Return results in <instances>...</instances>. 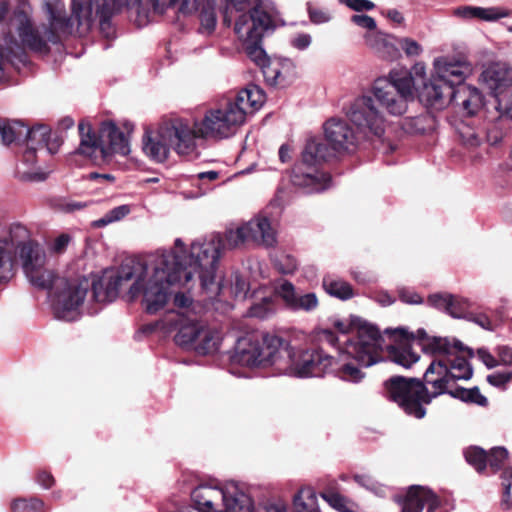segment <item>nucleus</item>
<instances>
[{
	"mask_svg": "<svg viewBox=\"0 0 512 512\" xmlns=\"http://www.w3.org/2000/svg\"><path fill=\"white\" fill-rule=\"evenodd\" d=\"M457 131L462 143L469 148L478 147L484 141V131L469 124L462 123Z\"/></svg>",
	"mask_w": 512,
	"mask_h": 512,
	"instance_id": "c03bdc74",
	"label": "nucleus"
},
{
	"mask_svg": "<svg viewBox=\"0 0 512 512\" xmlns=\"http://www.w3.org/2000/svg\"><path fill=\"white\" fill-rule=\"evenodd\" d=\"M20 260L24 273L33 286L53 291L58 277L44 268L46 257L38 243L31 239L29 246L20 251Z\"/></svg>",
	"mask_w": 512,
	"mask_h": 512,
	"instance_id": "f3484780",
	"label": "nucleus"
},
{
	"mask_svg": "<svg viewBox=\"0 0 512 512\" xmlns=\"http://www.w3.org/2000/svg\"><path fill=\"white\" fill-rule=\"evenodd\" d=\"M344 349L362 366L370 367L382 360L383 338L376 326L357 318V328L351 338L342 340Z\"/></svg>",
	"mask_w": 512,
	"mask_h": 512,
	"instance_id": "ddd939ff",
	"label": "nucleus"
},
{
	"mask_svg": "<svg viewBox=\"0 0 512 512\" xmlns=\"http://www.w3.org/2000/svg\"><path fill=\"white\" fill-rule=\"evenodd\" d=\"M31 238L28 229L13 224L8 230L0 229V284L8 282L14 275L15 256L28 247Z\"/></svg>",
	"mask_w": 512,
	"mask_h": 512,
	"instance_id": "4468645a",
	"label": "nucleus"
},
{
	"mask_svg": "<svg viewBox=\"0 0 512 512\" xmlns=\"http://www.w3.org/2000/svg\"><path fill=\"white\" fill-rule=\"evenodd\" d=\"M452 15L462 20L480 19L492 22L507 17L509 13L495 7L459 6L453 9Z\"/></svg>",
	"mask_w": 512,
	"mask_h": 512,
	"instance_id": "f704fd0d",
	"label": "nucleus"
},
{
	"mask_svg": "<svg viewBox=\"0 0 512 512\" xmlns=\"http://www.w3.org/2000/svg\"><path fill=\"white\" fill-rule=\"evenodd\" d=\"M149 273L151 275L144 292V301L150 314L158 312L167 304L171 294L170 287H182L192 280V271L183 270L176 261V256L165 251L157 250L145 258L130 259V279L135 278L133 288L139 289Z\"/></svg>",
	"mask_w": 512,
	"mask_h": 512,
	"instance_id": "f257e3e1",
	"label": "nucleus"
},
{
	"mask_svg": "<svg viewBox=\"0 0 512 512\" xmlns=\"http://www.w3.org/2000/svg\"><path fill=\"white\" fill-rule=\"evenodd\" d=\"M354 480L362 487L366 488L367 490H370L377 496H385L386 494V487L376 482L371 476L369 475H355Z\"/></svg>",
	"mask_w": 512,
	"mask_h": 512,
	"instance_id": "13d9d810",
	"label": "nucleus"
},
{
	"mask_svg": "<svg viewBox=\"0 0 512 512\" xmlns=\"http://www.w3.org/2000/svg\"><path fill=\"white\" fill-rule=\"evenodd\" d=\"M453 382L446 360H433L424 373V382L416 378L394 376L385 382L386 394L408 415L417 419L425 416L424 404H429L439 395L449 393Z\"/></svg>",
	"mask_w": 512,
	"mask_h": 512,
	"instance_id": "f03ea898",
	"label": "nucleus"
},
{
	"mask_svg": "<svg viewBox=\"0 0 512 512\" xmlns=\"http://www.w3.org/2000/svg\"><path fill=\"white\" fill-rule=\"evenodd\" d=\"M184 243L181 239L175 240L176 251L164 250L173 253L176 261L183 270L192 271V277L197 274L204 290H211L215 284L216 269L223 251V241L219 234H211L195 240L190 247L184 262L178 255L183 252Z\"/></svg>",
	"mask_w": 512,
	"mask_h": 512,
	"instance_id": "423d86ee",
	"label": "nucleus"
},
{
	"mask_svg": "<svg viewBox=\"0 0 512 512\" xmlns=\"http://www.w3.org/2000/svg\"><path fill=\"white\" fill-rule=\"evenodd\" d=\"M464 457L477 472L481 473L487 466L486 452L477 446L468 447L464 450Z\"/></svg>",
	"mask_w": 512,
	"mask_h": 512,
	"instance_id": "09e8293b",
	"label": "nucleus"
},
{
	"mask_svg": "<svg viewBox=\"0 0 512 512\" xmlns=\"http://www.w3.org/2000/svg\"><path fill=\"white\" fill-rule=\"evenodd\" d=\"M495 99L496 110L499 112L500 117L512 121V87Z\"/></svg>",
	"mask_w": 512,
	"mask_h": 512,
	"instance_id": "5fc2aeb1",
	"label": "nucleus"
},
{
	"mask_svg": "<svg viewBox=\"0 0 512 512\" xmlns=\"http://www.w3.org/2000/svg\"><path fill=\"white\" fill-rule=\"evenodd\" d=\"M307 11L310 21L317 25L328 23L332 19L328 11L314 8L311 5L308 6Z\"/></svg>",
	"mask_w": 512,
	"mask_h": 512,
	"instance_id": "0e129e2a",
	"label": "nucleus"
},
{
	"mask_svg": "<svg viewBox=\"0 0 512 512\" xmlns=\"http://www.w3.org/2000/svg\"><path fill=\"white\" fill-rule=\"evenodd\" d=\"M221 341L222 332L218 328L203 324L201 335L193 350L200 355L212 354L218 351Z\"/></svg>",
	"mask_w": 512,
	"mask_h": 512,
	"instance_id": "4c0bfd02",
	"label": "nucleus"
},
{
	"mask_svg": "<svg viewBox=\"0 0 512 512\" xmlns=\"http://www.w3.org/2000/svg\"><path fill=\"white\" fill-rule=\"evenodd\" d=\"M51 130L48 126L39 124L32 128L26 126L25 139L27 149L24 153L26 161L32 162L38 150L47 149L50 154L56 153L59 147L57 141L50 142Z\"/></svg>",
	"mask_w": 512,
	"mask_h": 512,
	"instance_id": "a878e982",
	"label": "nucleus"
},
{
	"mask_svg": "<svg viewBox=\"0 0 512 512\" xmlns=\"http://www.w3.org/2000/svg\"><path fill=\"white\" fill-rule=\"evenodd\" d=\"M274 292L292 311L310 312L316 309L319 303L315 293L302 294L295 289L291 282L283 279L275 283Z\"/></svg>",
	"mask_w": 512,
	"mask_h": 512,
	"instance_id": "b1692460",
	"label": "nucleus"
},
{
	"mask_svg": "<svg viewBox=\"0 0 512 512\" xmlns=\"http://www.w3.org/2000/svg\"><path fill=\"white\" fill-rule=\"evenodd\" d=\"M126 280H128V272L124 268H107L100 274L92 275L90 280L92 300L101 304L115 301Z\"/></svg>",
	"mask_w": 512,
	"mask_h": 512,
	"instance_id": "a211bd4d",
	"label": "nucleus"
},
{
	"mask_svg": "<svg viewBox=\"0 0 512 512\" xmlns=\"http://www.w3.org/2000/svg\"><path fill=\"white\" fill-rule=\"evenodd\" d=\"M423 491H425V487H411L407 493L406 499L403 502L401 512H422L424 508V497H422Z\"/></svg>",
	"mask_w": 512,
	"mask_h": 512,
	"instance_id": "49530a36",
	"label": "nucleus"
},
{
	"mask_svg": "<svg viewBox=\"0 0 512 512\" xmlns=\"http://www.w3.org/2000/svg\"><path fill=\"white\" fill-rule=\"evenodd\" d=\"M350 121L365 133L381 137L385 131L386 119L378 110L371 96H361L355 99L347 113Z\"/></svg>",
	"mask_w": 512,
	"mask_h": 512,
	"instance_id": "dca6fc26",
	"label": "nucleus"
},
{
	"mask_svg": "<svg viewBox=\"0 0 512 512\" xmlns=\"http://www.w3.org/2000/svg\"><path fill=\"white\" fill-rule=\"evenodd\" d=\"M434 74L438 80L452 87L464 85L465 79L473 72L472 64L453 56H440L433 61Z\"/></svg>",
	"mask_w": 512,
	"mask_h": 512,
	"instance_id": "aec40b11",
	"label": "nucleus"
},
{
	"mask_svg": "<svg viewBox=\"0 0 512 512\" xmlns=\"http://www.w3.org/2000/svg\"><path fill=\"white\" fill-rule=\"evenodd\" d=\"M386 333H392L402 339L416 340L422 351L437 357L452 356L454 353L464 349L463 344L458 340L452 342L448 338L429 336L424 329H418L415 334L409 336L408 331L404 328L394 330H386Z\"/></svg>",
	"mask_w": 512,
	"mask_h": 512,
	"instance_id": "6ab92c4d",
	"label": "nucleus"
},
{
	"mask_svg": "<svg viewBox=\"0 0 512 512\" xmlns=\"http://www.w3.org/2000/svg\"><path fill=\"white\" fill-rule=\"evenodd\" d=\"M278 371L298 378L321 377L330 373L333 357L322 350L295 351L284 341Z\"/></svg>",
	"mask_w": 512,
	"mask_h": 512,
	"instance_id": "9d476101",
	"label": "nucleus"
},
{
	"mask_svg": "<svg viewBox=\"0 0 512 512\" xmlns=\"http://www.w3.org/2000/svg\"><path fill=\"white\" fill-rule=\"evenodd\" d=\"M224 4V24L231 26L238 40L262 41L265 32L273 30L274 20L261 2L252 0H221Z\"/></svg>",
	"mask_w": 512,
	"mask_h": 512,
	"instance_id": "0eeeda50",
	"label": "nucleus"
},
{
	"mask_svg": "<svg viewBox=\"0 0 512 512\" xmlns=\"http://www.w3.org/2000/svg\"><path fill=\"white\" fill-rule=\"evenodd\" d=\"M274 265L280 273L291 274L297 268V261L291 255H281L275 259Z\"/></svg>",
	"mask_w": 512,
	"mask_h": 512,
	"instance_id": "bf43d9fd",
	"label": "nucleus"
},
{
	"mask_svg": "<svg viewBox=\"0 0 512 512\" xmlns=\"http://www.w3.org/2000/svg\"><path fill=\"white\" fill-rule=\"evenodd\" d=\"M363 39L365 45L383 59L393 60L399 55V50L393 42L394 37L390 34L375 29L366 32Z\"/></svg>",
	"mask_w": 512,
	"mask_h": 512,
	"instance_id": "c756f323",
	"label": "nucleus"
},
{
	"mask_svg": "<svg viewBox=\"0 0 512 512\" xmlns=\"http://www.w3.org/2000/svg\"><path fill=\"white\" fill-rule=\"evenodd\" d=\"M374 103L387 114L395 117L404 115L409 102L414 99V78L404 69H393L387 76L377 78L371 88Z\"/></svg>",
	"mask_w": 512,
	"mask_h": 512,
	"instance_id": "6e6552de",
	"label": "nucleus"
},
{
	"mask_svg": "<svg viewBox=\"0 0 512 512\" xmlns=\"http://www.w3.org/2000/svg\"><path fill=\"white\" fill-rule=\"evenodd\" d=\"M326 141L340 153L350 152L356 147L357 138L353 128L342 119L331 118L324 124Z\"/></svg>",
	"mask_w": 512,
	"mask_h": 512,
	"instance_id": "5701e85b",
	"label": "nucleus"
},
{
	"mask_svg": "<svg viewBox=\"0 0 512 512\" xmlns=\"http://www.w3.org/2000/svg\"><path fill=\"white\" fill-rule=\"evenodd\" d=\"M244 110L232 100L206 110L199 122L201 139H225L245 123Z\"/></svg>",
	"mask_w": 512,
	"mask_h": 512,
	"instance_id": "f8f14e48",
	"label": "nucleus"
},
{
	"mask_svg": "<svg viewBox=\"0 0 512 512\" xmlns=\"http://www.w3.org/2000/svg\"><path fill=\"white\" fill-rule=\"evenodd\" d=\"M449 302L448 315L453 318H467L468 314H466V311L470 307L467 299L452 295V300Z\"/></svg>",
	"mask_w": 512,
	"mask_h": 512,
	"instance_id": "4d7b16f0",
	"label": "nucleus"
},
{
	"mask_svg": "<svg viewBox=\"0 0 512 512\" xmlns=\"http://www.w3.org/2000/svg\"><path fill=\"white\" fill-rule=\"evenodd\" d=\"M338 153L329 143L326 145L317 139H310L302 152V160L304 164L313 166L333 158Z\"/></svg>",
	"mask_w": 512,
	"mask_h": 512,
	"instance_id": "e433bc0d",
	"label": "nucleus"
},
{
	"mask_svg": "<svg viewBox=\"0 0 512 512\" xmlns=\"http://www.w3.org/2000/svg\"><path fill=\"white\" fill-rule=\"evenodd\" d=\"M128 215V205H120L107 212L103 217L95 220L93 227L100 228L118 222Z\"/></svg>",
	"mask_w": 512,
	"mask_h": 512,
	"instance_id": "3c124183",
	"label": "nucleus"
},
{
	"mask_svg": "<svg viewBox=\"0 0 512 512\" xmlns=\"http://www.w3.org/2000/svg\"><path fill=\"white\" fill-rule=\"evenodd\" d=\"M449 374L452 381L468 380L472 377L473 370L469 362L463 357H455L453 360H446Z\"/></svg>",
	"mask_w": 512,
	"mask_h": 512,
	"instance_id": "a18cd8bd",
	"label": "nucleus"
},
{
	"mask_svg": "<svg viewBox=\"0 0 512 512\" xmlns=\"http://www.w3.org/2000/svg\"><path fill=\"white\" fill-rule=\"evenodd\" d=\"M293 185L301 188L304 193H318L327 189L331 182V177L324 172L314 170L305 172L301 166L294 167L291 175Z\"/></svg>",
	"mask_w": 512,
	"mask_h": 512,
	"instance_id": "c85d7f7f",
	"label": "nucleus"
},
{
	"mask_svg": "<svg viewBox=\"0 0 512 512\" xmlns=\"http://www.w3.org/2000/svg\"><path fill=\"white\" fill-rule=\"evenodd\" d=\"M452 300V294L449 293H435L428 296L427 302L431 307L447 313L449 301Z\"/></svg>",
	"mask_w": 512,
	"mask_h": 512,
	"instance_id": "680f3d73",
	"label": "nucleus"
},
{
	"mask_svg": "<svg viewBox=\"0 0 512 512\" xmlns=\"http://www.w3.org/2000/svg\"><path fill=\"white\" fill-rule=\"evenodd\" d=\"M258 512H289L287 504L281 499H268L261 503Z\"/></svg>",
	"mask_w": 512,
	"mask_h": 512,
	"instance_id": "e2e57ef3",
	"label": "nucleus"
},
{
	"mask_svg": "<svg viewBox=\"0 0 512 512\" xmlns=\"http://www.w3.org/2000/svg\"><path fill=\"white\" fill-rule=\"evenodd\" d=\"M480 81L496 98L512 88V66L507 62L492 63L482 71Z\"/></svg>",
	"mask_w": 512,
	"mask_h": 512,
	"instance_id": "393cba45",
	"label": "nucleus"
},
{
	"mask_svg": "<svg viewBox=\"0 0 512 512\" xmlns=\"http://www.w3.org/2000/svg\"><path fill=\"white\" fill-rule=\"evenodd\" d=\"M224 488L199 485L191 493L193 508L197 512H221Z\"/></svg>",
	"mask_w": 512,
	"mask_h": 512,
	"instance_id": "bb28decb",
	"label": "nucleus"
},
{
	"mask_svg": "<svg viewBox=\"0 0 512 512\" xmlns=\"http://www.w3.org/2000/svg\"><path fill=\"white\" fill-rule=\"evenodd\" d=\"M351 21L357 26L367 29V32H372L377 29V24L374 18L365 14H356L351 17Z\"/></svg>",
	"mask_w": 512,
	"mask_h": 512,
	"instance_id": "338daca9",
	"label": "nucleus"
},
{
	"mask_svg": "<svg viewBox=\"0 0 512 512\" xmlns=\"http://www.w3.org/2000/svg\"><path fill=\"white\" fill-rule=\"evenodd\" d=\"M26 125L18 120L0 119V137L5 145L24 142Z\"/></svg>",
	"mask_w": 512,
	"mask_h": 512,
	"instance_id": "ea45409f",
	"label": "nucleus"
},
{
	"mask_svg": "<svg viewBox=\"0 0 512 512\" xmlns=\"http://www.w3.org/2000/svg\"><path fill=\"white\" fill-rule=\"evenodd\" d=\"M296 512H320L315 492L311 488H303L294 496Z\"/></svg>",
	"mask_w": 512,
	"mask_h": 512,
	"instance_id": "37998d69",
	"label": "nucleus"
},
{
	"mask_svg": "<svg viewBox=\"0 0 512 512\" xmlns=\"http://www.w3.org/2000/svg\"><path fill=\"white\" fill-rule=\"evenodd\" d=\"M43 507V501L38 498H31L29 500L20 498L14 500L11 504L13 512H38Z\"/></svg>",
	"mask_w": 512,
	"mask_h": 512,
	"instance_id": "864d4df0",
	"label": "nucleus"
},
{
	"mask_svg": "<svg viewBox=\"0 0 512 512\" xmlns=\"http://www.w3.org/2000/svg\"><path fill=\"white\" fill-rule=\"evenodd\" d=\"M321 496L331 507L341 512L346 511V500L339 493L332 490H326L321 492Z\"/></svg>",
	"mask_w": 512,
	"mask_h": 512,
	"instance_id": "052dcab7",
	"label": "nucleus"
},
{
	"mask_svg": "<svg viewBox=\"0 0 512 512\" xmlns=\"http://www.w3.org/2000/svg\"><path fill=\"white\" fill-rule=\"evenodd\" d=\"M242 45L247 56L262 70L271 62L262 48V41H246Z\"/></svg>",
	"mask_w": 512,
	"mask_h": 512,
	"instance_id": "de8ad7c7",
	"label": "nucleus"
},
{
	"mask_svg": "<svg viewBox=\"0 0 512 512\" xmlns=\"http://www.w3.org/2000/svg\"><path fill=\"white\" fill-rule=\"evenodd\" d=\"M90 290V279L57 278L49 298L54 315L57 319L73 321L79 314V308L84 303Z\"/></svg>",
	"mask_w": 512,
	"mask_h": 512,
	"instance_id": "9b49d317",
	"label": "nucleus"
},
{
	"mask_svg": "<svg viewBox=\"0 0 512 512\" xmlns=\"http://www.w3.org/2000/svg\"><path fill=\"white\" fill-rule=\"evenodd\" d=\"M508 456L509 453L504 447H494L491 449L489 455H487V462L494 473L504 467Z\"/></svg>",
	"mask_w": 512,
	"mask_h": 512,
	"instance_id": "6e6d98bb",
	"label": "nucleus"
},
{
	"mask_svg": "<svg viewBox=\"0 0 512 512\" xmlns=\"http://www.w3.org/2000/svg\"><path fill=\"white\" fill-rule=\"evenodd\" d=\"M168 324L169 328L176 332L174 342L183 349L193 350L204 323L195 316L177 313L176 319Z\"/></svg>",
	"mask_w": 512,
	"mask_h": 512,
	"instance_id": "4be33fe9",
	"label": "nucleus"
},
{
	"mask_svg": "<svg viewBox=\"0 0 512 512\" xmlns=\"http://www.w3.org/2000/svg\"><path fill=\"white\" fill-rule=\"evenodd\" d=\"M275 312V305L271 297H264L260 302L253 304L249 309V315L257 318H267Z\"/></svg>",
	"mask_w": 512,
	"mask_h": 512,
	"instance_id": "603ef678",
	"label": "nucleus"
},
{
	"mask_svg": "<svg viewBox=\"0 0 512 512\" xmlns=\"http://www.w3.org/2000/svg\"><path fill=\"white\" fill-rule=\"evenodd\" d=\"M451 395L461 399L464 402L474 403L479 406H486L488 403L487 398L481 394L477 387L471 389L461 388L455 392H450Z\"/></svg>",
	"mask_w": 512,
	"mask_h": 512,
	"instance_id": "8fccbe9b",
	"label": "nucleus"
},
{
	"mask_svg": "<svg viewBox=\"0 0 512 512\" xmlns=\"http://www.w3.org/2000/svg\"><path fill=\"white\" fill-rule=\"evenodd\" d=\"M78 129L80 143L75 153L95 165L108 163L115 154L128 153L126 137L113 121H103L98 132L85 122H80Z\"/></svg>",
	"mask_w": 512,
	"mask_h": 512,
	"instance_id": "39448f33",
	"label": "nucleus"
},
{
	"mask_svg": "<svg viewBox=\"0 0 512 512\" xmlns=\"http://www.w3.org/2000/svg\"><path fill=\"white\" fill-rule=\"evenodd\" d=\"M359 365L361 364L353 358L351 353H347L346 349L339 347L337 358L333 357V365L330 369V373H334L343 381L359 383L365 377Z\"/></svg>",
	"mask_w": 512,
	"mask_h": 512,
	"instance_id": "cd10ccee",
	"label": "nucleus"
},
{
	"mask_svg": "<svg viewBox=\"0 0 512 512\" xmlns=\"http://www.w3.org/2000/svg\"><path fill=\"white\" fill-rule=\"evenodd\" d=\"M124 2H118L117 7L110 11H100L92 3H86L85 0H70V15L67 14L64 0H56L49 4L51 17L54 22V39L52 44H58L62 38L78 35H86L94 26L99 18V28L101 34L107 39H113L116 36V29L111 22V18L120 12Z\"/></svg>",
	"mask_w": 512,
	"mask_h": 512,
	"instance_id": "7ed1b4c3",
	"label": "nucleus"
},
{
	"mask_svg": "<svg viewBox=\"0 0 512 512\" xmlns=\"http://www.w3.org/2000/svg\"><path fill=\"white\" fill-rule=\"evenodd\" d=\"M453 90L454 87L438 80L433 73L432 79L424 83L420 91V98L428 105L442 106L445 103V99H447L448 103L450 102Z\"/></svg>",
	"mask_w": 512,
	"mask_h": 512,
	"instance_id": "473e14b6",
	"label": "nucleus"
},
{
	"mask_svg": "<svg viewBox=\"0 0 512 512\" xmlns=\"http://www.w3.org/2000/svg\"><path fill=\"white\" fill-rule=\"evenodd\" d=\"M176 11L182 16H197L201 33L209 35L216 28V0H179Z\"/></svg>",
	"mask_w": 512,
	"mask_h": 512,
	"instance_id": "412c9836",
	"label": "nucleus"
},
{
	"mask_svg": "<svg viewBox=\"0 0 512 512\" xmlns=\"http://www.w3.org/2000/svg\"><path fill=\"white\" fill-rule=\"evenodd\" d=\"M449 103L461 108L467 115H473L482 105V94L475 87L460 85L454 87Z\"/></svg>",
	"mask_w": 512,
	"mask_h": 512,
	"instance_id": "7c9ffc66",
	"label": "nucleus"
},
{
	"mask_svg": "<svg viewBox=\"0 0 512 512\" xmlns=\"http://www.w3.org/2000/svg\"><path fill=\"white\" fill-rule=\"evenodd\" d=\"M265 100V93L259 86L249 85L240 91L232 101L243 108L244 118L246 119V115L259 110L265 103Z\"/></svg>",
	"mask_w": 512,
	"mask_h": 512,
	"instance_id": "c9c22d12",
	"label": "nucleus"
},
{
	"mask_svg": "<svg viewBox=\"0 0 512 512\" xmlns=\"http://www.w3.org/2000/svg\"><path fill=\"white\" fill-rule=\"evenodd\" d=\"M511 379L512 372H495L487 376L488 383L498 388H504Z\"/></svg>",
	"mask_w": 512,
	"mask_h": 512,
	"instance_id": "774afa93",
	"label": "nucleus"
},
{
	"mask_svg": "<svg viewBox=\"0 0 512 512\" xmlns=\"http://www.w3.org/2000/svg\"><path fill=\"white\" fill-rule=\"evenodd\" d=\"M389 356L391 360L405 368L411 367L419 360V355L412 351L407 343H400L398 345H389Z\"/></svg>",
	"mask_w": 512,
	"mask_h": 512,
	"instance_id": "79ce46f5",
	"label": "nucleus"
},
{
	"mask_svg": "<svg viewBox=\"0 0 512 512\" xmlns=\"http://www.w3.org/2000/svg\"><path fill=\"white\" fill-rule=\"evenodd\" d=\"M322 286L327 294L342 301L349 300L355 295L350 283L335 275H325Z\"/></svg>",
	"mask_w": 512,
	"mask_h": 512,
	"instance_id": "58836bf2",
	"label": "nucleus"
},
{
	"mask_svg": "<svg viewBox=\"0 0 512 512\" xmlns=\"http://www.w3.org/2000/svg\"><path fill=\"white\" fill-rule=\"evenodd\" d=\"M333 327L339 333V335L336 336L332 330L325 329L323 330L324 340H326L331 345L339 344L344 346V343L341 341L353 336L357 328V319L353 320L351 324L336 320L333 323Z\"/></svg>",
	"mask_w": 512,
	"mask_h": 512,
	"instance_id": "a19ab883",
	"label": "nucleus"
},
{
	"mask_svg": "<svg viewBox=\"0 0 512 512\" xmlns=\"http://www.w3.org/2000/svg\"><path fill=\"white\" fill-rule=\"evenodd\" d=\"M284 340L276 335L249 334L238 339L234 359L248 367L274 366L278 371Z\"/></svg>",
	"mask_w": 512,
	"mask_h": 512,
	"instance_id": "1a4fd4ad",
	"label": "nucleus"
},
{
	"mask_svg": "<svg viewBox=\"0 0 512 512\" xmlns=\"http://www.w3.org/2000/svg\"><path fill=\"white\" fill-rule=\"evenodd\" d=\"M223 508L221 512H252L254 505L251 497L237 485L231 484L224 488Z\"/></svg>",
	"mask_w": 512,
	"mask_h": 512,
	"instance_id": "72a5a7b5",
	"label": "nucleus"
},
{
	"mask_svg": "<svg viewBox=\"0 0 512 512\" xmlns=\"http://www.w3.org/2000/svg\"><path fill=\"white\" fill-rule=\"evenodd\" d=\"M198 120L181 117L164 119L155 132H146L142 149L146 156L157 163L165 162L171 150L179 156L196 153L197 139H201Z\"/></svg>",
	"mask_w": 512,
	"mask_h": 512,
	"instance_id": "20e7f679",
	"label": "nucleus"
},
{
	"mask_svg": "<svg viewBox=\"0 0 512 512\" xmlns=\"http://www.w3.org/2000/svg\"><path fill=\"white\" fill-rule=\"evenodd\" d=\"M225 238L231 248L239 247L248 242L266 247H271L276 243V233L269 220L264 217L254 218L235 229H229Z\"/></svg>",
	"mask_w": 512,
	"mask_h": 512,
	"instance_id": "2eb2a0df",
	"label": "nucleus"
},
{
	"mask_svg": "<svg viewBox=\"0 0 512 512\" xmlns=\"http://www.w3.org/2000/svg\"><path fill=\"white\" fill-rule=\"evenodd\" d=\"M403 129L407 133L419 134L425 131L424 118L423 117H412L406 118L403 123Z\"/></svg>",
	"mask_w": 512,
	"mask_h": 512,
	"instance_id": "69168bd1",
	"label": "nucleus"
},
{
	"mask_svg": "<svg viewBox=\"0 0 512 512\" xmlns=\"http://www.w3.org/2000/svg\"><path fill=\"white\" fill-rule=\"evenodd\" d=\"M262 71L269 85L285 87L294 77V64L288 59L272 61Z\"/></svg>",
	"mask_w": 512,
	"mask_h": 512,
	"instance_id": "2f4dec72",
	"label": "nucleus"
}]
</instances>
